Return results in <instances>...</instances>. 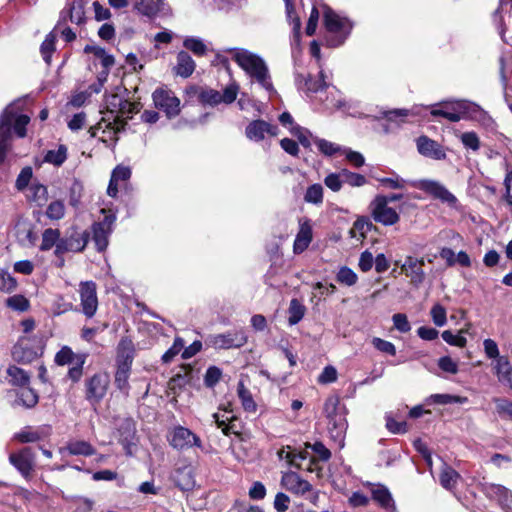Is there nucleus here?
I'll use <instances>...</instances> for the list:
<instances>
[{
  "label": "nucleus",
  "instance_id": "obj_42",
  "mask_svg": "<svg viewBox=\"0 0 512 512\" xmlns=\"http://www.w3.org/2000/svg\"><path fill=\"white\" fill-rule=\"evenodd\" d=\"M237 394L245 411L250 413L256 412L257 404L255 403L251 392L245 387L243 381H239L237 385Z\"/></svg>",
  "mask_w": 512,
  "mask_h": 512
},
{
  "label": "nucleus",
  "instance_id": "obj_56",
  "mask_svg": "<svg viewBox=\"0 0 512 512\" xmlns=\"http://www.w3.org/2000/svg\"><path fill=\"white\" fill-rule=\"evenodd\" d=\"M420 108L418 106H414L411 110L408 109H393L389 111H385L383 113L384 117L389 121H396L398 118H405L409 115H419Z\"/></svg>",
  "mask_w": 512,
  "mask_h": 512
},
{
  "label": "nucleus",
  "instance_id": "obj_49",
  "mask_svg": "<svg viewBox=\"0 0 512 512\" xmlns=\"http://www.w3.org/2000/svg\"><path fill=\"white\" fill-rule=\"evenodd\" d=\"M429 400L432 403L440 404V405H446V404H464L468 402L467 397H462L458 395H451V394H432L429 397Z\"/></svg>",
  "mask_w": 512,
  "mask_h": 512
},
{
  "label": "nucleus",
  "instance_id": "obj_3",
  "mask_svg": "<svg viewBox=\"0 0 512 512\" xmlns=\"http://www.w3.org/2000/svg\"><path fill=\"white\" fill-rule=\"evenodd\" d=\"M377 181L385 188L389 189H403L407 184L418 188L434 198L447 203L450 206H455L457 203L456 197L448 191V189L441 183L434 180H419V181H407L397 174H393L392 177H380Z\"/></svg>",
  "mask_w": 512,
  "mask_h": 512
},
{
  "label": "nucleus",
  "instance_id": "obj_48",
  "mask_svg": "<svg viewBox=\"0 0 512 512\" xmlns=\"http://www.w3.org/2000/svg\"><path fill=\"white\" fill-rule=\"evenodd\" d=\"M56 36L50 32L40 46V52L46 64H50L52 54L55 51Z\"/></svg>",
  "mask_w": 512,
  "mask_h": 512
},
{
  "label": "nucleus",
  "instance_id": "obj_57",
  "mask_svg": "<svg viewBox=\"0 0 512 512\" xmlns=\"http://www.w3.org/2000/svg\"><path fill=\"white\" fill-rule=\"evenodd\" d=\"M290 132L292 135L297 137L299 143L305 148H309L311 146V138L314 140L311 132L301 126L291 127Z\"/></svg>",
  "mask_w": 512,
  "mask_h": 512
},
{
  "label": "nucleus",
  "instance_id": "obj_43",
  "mask_svg": "<svg viewBox=\"0 0 512 512\" xmlns=\"http://www.w3.org/2000/svg\"><path fill=\"white\" fill-rule=\"evenodd\" d=\"M306 307L296 298L290 301L288 308V323L293 326L298 324L304 317Z\"/></svg>",
  "mask_w": 512,
  "mask_h": 512
},
{
  "label": "nucleus",
  "instance_id": "obj_4",
  "mask_svg": "<svg viewBox=\"0 0 512 512\" xmlns=\"http://www.w3.org/2000/svg\"><path fill=\"white\" fill-rule=\"evenodd\" d=\"M323 23L325 27L324 43L327 47L337 48L342 46L353 29V22L329 8L323 6Z\"/></svg>",
  "mask_w": 512,
  "mask_h": 512
},
{
  "label": "nucleus",
  "instance_id": "obj_31",
  "mask_svg": "<svg viewBox=\"0 0 512 512\" xmlns=\"http://www.w3.org/2000/svg\"><path fill=\"white\" fill-rule=\"evenodd\" d=\"M12 358L18 363H31L37 358V352L32 348L27 347L25 340L21 339L12 349Z\"/></svg>",
  "mask_w": 512,
  "mask_h": 512
},
{
  "label": "nucleus",
  "instance_id": "obj_2",
  "mask_svg": "<svg viewBox=\"0 0 512 512\" xmlns=\"http://www.w3.org/2000/svg\"><path fill=\"white\" fill-rule=\"evenodd\" d=\"M30 117L18 113L14 103L8 105L0 116V164L3 163L6 153L11 145L12 130L23 138L26 136V126Z\"/></svg>",
  "mask_w": 512,
  "mask_h": 512
},
{
  "label": "nucleus",
  "instance_id": "obj_61",
  "mask_svg": "<svg viewBox=\"0 0 512 512\" xmlns=\"http://www.w3.org/2000/svg\"><path fill=\"white\" fill-rule=\"evenodd\" d=\"M33 177V170L30 166L24 167L17 176L15 187L18 191H23L27 188Z\"/></svg>",
  "mask_w": 512,
  "mask_h": 512
},
{
  "label": "nucleus",
  "instance_id": "obj_58",
  "mask_svg": "<svg viewBox=\"0 0 512 512\" xmlns=\"http://www.w3.org/2000/svg\"><path fill=\"white\" fill-rule=\"evenodd\" d=\"M65 215V206L64 203L60 200L52 201L47 209L46 216L51 220H60Z\"/></svg>",
  "mask_w": 512,
  "mask_h": 512
},
{
  "label": "nucleus",
  "instance_id": "obj_50",
  "mask_svg": "<svg viewBox=\"0 0 512 512\" xmlns=\"http://www.w3.org/2000/svg\"><path fill=\"white\" fill-rule=\"evenodd\" d=\"M336 280L340 284L353 286L357 283L358 276L351 268L342 266L336 274Z\"/></svg>",
  "mask_w": 512,
  "mask_h": 512
},
{
  "label": "nucleus",
  "instance_id": "obj_24",
  "mask_svg": "<svg viewBox=\"0 0 512 512\" xmlns=\"http://www.w3.org/2000/svg\"><path fill=\"white\" fill-rule=\"evenodd\" d=\"M417 149L421 155L435 160H442L446 157L443 147L427 136H420L417 139Z\"/></svg>",
  "mask_w": 512,
  "mask_h": 512
},
{
  "label": "nucleus",
  "instance_id": "obj_64",
  "mask_svg": "<svg viewBox=\"0 0 512 512\" xmlns=\"http://www.w3.org/2000/svg\"><path fill=\"white\" fill-rule=\"evenodd\" d=\"M433 323L438 327H443L447 323V312L445 307L435 304L430 311Z\"/></svg>",
  "mask_w": 512,
  "mask_h": 512
},
{
  "label": "nucleus",
  "instance_id": "obj_51",
  "mask_svg": "<svg viewBox=\"0 0 512 512\" xmlns=\"http://www.w3.org/2000/svg\"><path fill=\"white\" fill-rule=\"evenodd\" d=\"M512 3V0H500L499 8L495 11L493 15V22L497 26V29L499 31L500 36L502 39L504 38V34L506 31L505 28V20L503 15L501 14L502 11L505 10V8Z\"/></svg>",
  "mask_w": 512,
  "mask_h": 512
},
{
  "label": "nucleus",
  "instance_id": "obj_10",
  "mask_svg": "<svg viewBox=\"0 0 512 512\" xmlns=\"http://www.w3.org/2000/svg\"><path fill=\"white\" fill-rule=\"evenodd\" d=\"M101 211L104 213L103 219L93 223L91 227L92 240L98 252H103L108 247L109 237L113 232L116 221L114 213H106L104 209Z\"/></svg>",
  "mask_w": 512,
  "mask_h": 512
},
{
  "label": "nucleus",
  "instance_id": "obj_7",
  "mask_svg": "<svg viewBox=\"0 0 512 512\" xmlns=\"http://www.w3.org/2000/svg\"><path fill=\"white\" fill-rule=\"evenodd\" d=\"M482 113L479 106L468 101L459 100L452 103H444L441 107H434L430 114L433 117H443L450 122H458L471 113Z\"/></svg>",
  "mask_w": 512,
  "mask_h": 512
},
{
  "label": "nucleus",
  "instance_id": "obj_63",
  "mask_svg": "<svg viewBox=\"0 0 512 512\" xmlns=\"http://www.w3.org/2000/svg\"><path fill=\"white\" fill-rule=\"evenodd\" d=\"M184 348V341L180 337L174 339L173 345L162 355L164 363H170L176 355H178Z\"/></svg>",
  "mask_w": 512,
  "mask_h": 512
},
{
  "label": "nucleus",
  "instance_id": "obj_45",
  "mask_svg": "<svg viewBox=\"0 0 512 512\" xmlns=\"http://www.w3.org/2000/svg\"><path fill=\"white\" fill-rule=\"evenodd\" d=\"M67 159V147L59 145L56 150H48L44 156V161L55 166H61Z\"/></svg>",
  "mask_w": 512,
  "mask_h": 512
},
{
  "label": "nucleus",
  "instance_id": "obj_11",
  "mask_svg": "<svg viewBox=\"0 0 512 512\" xmlns=\"http://www.w3.org/2000/svg\"><path fill=\"white\" fill-rule=\"evenodd\" d=\"M281 484L292 494L305 497L311 502H315L318 498V494L314 491L313 486L296 472L289 471L283 473Z\"/></svg>",
  "mask_w": 512,
  "mask_h": 512
},
{
  "label": "nucleus",
  "instance_id": "obj_40",
  "mask_svg": "<svg viewBox=\"0 0 512 512\" xmlns=\"http://www.w3.org/2000/svg\"><path fill=\"white\" fill-rule=\"evenodd\" d=\"M8 381L13 386H25L29 384L30 375L22 368L10 365L7 368Z\"/></svg>",
  "mask_w": 512,
  "mask_h": 512
},
{
  "label": "nucleus",
  "instance_id": "obj_35",
  "mask_svg": "<svg viewBox=\"0 0 512 512\" xmlns=\"http://www.w3.org/2000/svg\"><path fill=\"white\" fill-rule=\"evenodd\" d=\"M162 0H135L134 7L142 15L152 17L162 11Z\"/></svg>",
  "mask_w": 512,
  "mask_h": 512
},
{
  "label": "nucleus",
  "instance_id": "obj_29",
  "mask_svg": "<svg viewBox=\"0 0 512 512\" xmlns=\"http://www.w3.org/2000/svg\"><path fill=\"white\" fill-rule=\"evenodd\" d=\"M312 241V228L308 220L300 223V229L293 244L294 253L299 254L306 250Z\"/></svg>",
  "mask_w": 512,
  "mask_h": 512
},
{
  "label": "nucleus",
  "instance_id": "obj_33",
  "mask_svg": "<svg viewBox=\"0 0 512 512\" xmlns=\"http://www.w3.org/2000/svg\"><path fill=\"white\" fill-rule=\"evenodd\" d=\"M14 406H22L24 408H32L38 403V394L28 387L27 385L21 386L20 390L16 393Z\"/></svg>",
  "mask_w": 512,
  "mask_h": 512
},
{
  "label": "nucleus",
  "instance_id": "obj_6",
  "mask_svg": "<svg viewBox=\"0 0 512 512\" xmlns=\"http://www.w3.org/2000/svg\"><path fill=\"white\" fill-rule=\"evenodd\" d=\"M239 86L236 83L228 85L223 93L214 89H198L191 87L187 89V94H198V99L203 105L216 106L220 103L231 104L238 95Z\"/></svg>",
  "mask_w": 512,
  "mask_h": 512
},
{
  "label": "nucleus",
  "instance_id": "obj_5",
  "mask_svg": "<svg viewBox=\"0 0 512 512\" xmlns=\"http://www.w3.org/2000/svg\"><path fill=\"white\" fill-rule=\"evenodd\" d=\"M324 413L328 419V429L331 436L343 440L348 427L346 408L337 397H329L324 404Z\"/></svg>",
  "mask_w": 512,
  "mask_h": 512
},
{
  "label": "nucleus",
  "instance_id": "obj_41",
  "mask_svg": "<svg viewBox=\"0 0 512 512\" xmlns=\"http://www.w3.org/2000/svg\"><path fill=\"white\" fill-rule=\"evenodd\" d=\"M60 230L54 228H47L42 232V240L39 249L41 251H49L53 247L57 249L60 242Z\"/></svg>",
  "mask_w": 512,
  "mask_h": 512
},
{
  "label": "nucleus",
  "instance_id": "obj_44",
  "mask_svg": "<svg viewBox=\"0 0 512 512\" xmlns=\"http://www.w3.org/2000/svg\"><path fill=\"white\" fill-rule=\"evenodd\" d=\"M183 46L191 51L196 56H203L207 52V46L204 41L195 36L186 37L183 41Z\"/></svg>",
  "mask_w": 512,
  "mask_h": 512
},
{
  "label": "nucleus",
  "instance_id": "obj_27",
  "mask_svg": "<svg viewBox=\"0 0 512 512\" xmlns=\"http://www.w3.org/2000/svg\"><path fill=\"white\" fill-rule=\"evenodd\" d=\"M61 18L65 21L67 18L70 22L80 25L85 21L84 1L71 0L67 3L66 8L61 12Z\"/></svg>",
  "mask_w": 512,
  "mask_h": 512
},
{
  "label": "nucleus",
  "instance_id": "obj_62",
  "mask_svg": "<svg viewBox=\"0 0 512 512\" xmlns=\"http://www.w3.org/2000/svg\"><path fill=\"white\" fill-rule=\"evenodd\" d=\"M0 291L4 293H12L17 287L16 279L7 271L0 272Z\"/></svg>",
  "mask_w": 512,
  "mask_h": 512
},
{
  "label": "nucleus",
  "instance_id": "obj_13",
  "mask_svg": "<svg viewBox=\"0 0 512 512\" xmlns=\"http://www.w3.org/2000/svg\"><path fill=\"white\" fill-rule=\"evenodd\" d=\"M79 294L83 314L91 318L98 308L97 286L94 281H82L79 284Z\"/></svg>",
  "mask_w": 512,
  "mask_h": 512
},
{
  "label": "nucleus",
  "instance_id": "obj_1",
  "mask_svg": "<svg viewBox=\"0 0 512 512\" xmlns=\"http://www.w3.org/2000/svg\"><path fill=\"white\" fill-rule=\"evenodd\" d=\"M231 54L232 60L246 73L253 81L259 84L270 95L276 93L268 65L265 60L258 54L245 48H227Z\"/></svg>",
  "mask_w": 512,
  "mask_h": 512
},
{
  "label": "nucleus",
  "instance_id": "obj_53",
  "mask_svg": "<svg viewBox=\"0 0 512 512\" xmlns=\"http://www.w3.org/2000/svg\"><path fill=\"white\" fill-rule=\"evenodd\" d=\"M304 200L312 204H321L323 202V187L320 184H313L306 190Z\"/></svg>",
  "mask_w": 512,
  "mask_h": 512
},
{
  "label": "nucleus",
  "instance_id": "obj_18",
  "mask_svg": "<svg viewBox=\"0 0 512 512\" xmlns=\"http://www.w3.org/2000/svg\"><path fill=\"white\" fill-rule=\"evenodd\" d=\"M425 262L423 258L407 256L401 266L402 272L410 279L413 286L419 287L426 279V273L423 270Z\"/></svg>",
  "mask_w": 512,
  "mask_h": 512
},
{
  "label": "nucleus",
  "instance_id": "obj_20",
  "mask_svg": "<svg viewBox=\"0 0 512 512\" xmlns=\"http://www.w3.org/2000/svg\"><path fill=\"white\" fill-rule=\"evenodd\" d=\"M279 129L262 119L251 121L245 128V136L254 142H260L265 139V135L277 136Z\"/></svg>",
  "mask_w": 512,
  "mask_h": 512
},
{
  "label": "nucleus",
  "instance_id": "obj_21",
  "mask_svg": "<svg viewBox=\"0 0 512 512\" xmlns=\"http://www.w3.org/2000/svg\"><path fill=\"white\" fill-rule=\"evenodd\" d=\"M212 418L214 419L217 427L222 430L224 435H235L237 437L241 436L243 430L242 421L238 417L230 415V412L225 411L223 414L214 413Z\"/></svg>",
  "mask_w": 512,
  "mask_h": 512
},
{
  "label": "nucleus",
  "instance_id": "obj_16",
  "mask_svg": "<svg viewBox=\"0 0 512 512\" xmlns=\"http://www.w3.org/2000/svg\"><path fill=\"white\" fill-rule=\"evenodd\" d=\"M109 377L105 373L94 374L86 381V399L91 403H99L106 395Z\"/></svg>",
  "mask_w": 512,
  "mask_h": 512
},
{
  "label": "nucleus",
  "instance_id": "obj_38",
  "mask_svg": "<svg viewBox=\"0 0 512 512\" xmlns=\"http://www.w3.org/2000/svg\"><path fill=\"white\" fill-rule=\"evenodd\" d=\"M293 457L295 458V461L292 465L293 467H296L298 469H305L311 473L316 472L318 476L320 475L321 468L318 467V463H317L316 459L310 458L307 466L306 467L303 466V462L306 461L309 457L308 451H298L297 452L294 450Z\"/></svg>",
  "mask_w": 512,
  "mask_h": 512
},
{
  "label": "nucleus",
  "instance_id": "obj_34",
  "mask_svg": "<svg viewBox=\"0 0 512 512\" xmlns=\"http://www.w3.org/2000/svg\"><path fill=\"white\" fill-rule=\"evenodd\" d=\"M67 451L70 455L92 456L96 453L95 448L87 441L72 440L60 452Z\"/></svg>",
  "mask_w": 512,
  "mask_h": 512
},
{
  "label": "nucleus",
  "instance_id": "obj_9",
  "mask_svg": "<svg viewBox=\"0 0 512 512\" xmlns=\"http://www.w3.org/2000/svg\"><path fill=\"white\" fill-rule=\"evenodd\" d=\"M167 441L172 448L178 451L188 450L192 447L202 448V441L199 436L181 425L174 426L169 430Z\"/></svg>",
  "mask_w": 512,
  "mask_h": 512
},
{
  "label": "nucleus",
  "instance_id": "obj_55",
  "mask_svg": "<svg viewBox=\"0 0 512 512\" xmlns=\"http://www.w3.org/2000/svg\"><path fill=\"white\" fill-rule=\"evenodd\" d=\"M343 169L337 173H330L324 179V184L333 192H338L342 188L344 181Z\"/></svg>",
  "mask_w": 512,
  "mask_h": 512
},
{
  "label": "nucleus",
  "instance_id": "obj_59",
  "mask_svg": "<svg viewBox=\"0 0 512 512\" xmlns=\"http://www.w3.org/2000/svg\"><path fill=\"white\" fill-rule=\"evenodd\" d=\"M86 362V355L80 354L76 362L71 364L72 367L68 371V378L73 382H78L83 375V366Z\"/></svg>",
  "mask_w": 512,
  "mask_h": 512
},
{
  "label": "nucleus",
  "instance_id": "obj_26",
  "mask_svg": "<svg viewBox=\"0 0 512 512\" xmlns=\"http://www.w3.org/2000/svg\"><path fill=\"white\" fill-rule=\"evenodd\" d=\"M135 348L129 337H122L117 345L116 366L132 367Z\"/></svg>",
  "mask_w": 512,
  "mask_h": 512
},
{
  "label": "nucleus",
  "instance_id": "obj_37",
  "mask_svg": "<svg viewBox=\"0 0 512 512\" xmlns=\"http://www.w3.org/2000/svg\"><path fill=\"white\" fill-rule=\"evenodd\" d=\"M459 479L460 475L455 469L447 464H443L439 475V481L443 488L450 491L453 490Z\"/></svg>",
  "mask_w": 512,
  "mask_h": 512
},
{
  "label": "nucleus",
  "instance_id": "obj_25",
  "mask_svg": "<svg viewBox=\"0 0 512 512\" xmlns=\"http://www.w3.org/2000/svg\"><path fill=\"white\" fill-rule=\"evenodd\" d=\"M286 7V15L292 24V38L291 49L292 56L295 57L296 53L300 51V28L301 22L299 17L295 14L294 7L291 0H284Z\"/></svg>",
  "mask_w": 512,
  "mask_h": 512
},
{
  "label": "nucleus",
  "instance_id": "obj_39",
  "mask_svg": "<svg viewBox=\"0 0 512 512\" xmlns=\"http://www.w3.org/2000/svg\"><path fill=\"white\" fill-rule=\"evenodd\" d=\"M372 497L382 508L389 511L395 509V504L392 495L386 487L377 486L372 491Z\"/></svg>",
  "mask_w": 512,
  "mask_h": 512
},
{
  "label": "nucleus",
  "instance_id": "obj_60",
  "mask_svg": "<svg viewBox=\"0 0 512 512\" xmlns=\"http://www.w3.org/2000/svg\"><path fill=\"white\" fill-rule=\"evenodd\" d=\"M441 336L443 340L451 346L463 348L467 343V340L463 336L462 331H460L458 334H453L450 330H445L442 332Z\"/></svg>",
  "mask_w": 512,
  "mask_h": 512
},
{
  "label": "nucleus",
  "instance_id": "obj_14",
  "mask_svg": "<svg viewBox=\"0 0 512 512\" xmlns=\"http://www.w3.org/2000/svg\"><path fill=\"white\" fill-rule=\"evenodd\" d=\"M384 195H378L371 203V214L373 219L385 226L396 224L400 217L395 209L385 203Z\"/></svg>",
  "mask_w": 512,
  "mask_h": 512
},
{
  "label": "nucleus",
  "instance_id": "obj_47",
  "mask_svg": "<svg viewBox=\"0 0 512 512\" xmlns=\"http://www.w3.org/2000/svg\"><path fill=\"white\" fill-rule=\"evenodd\" d=\"M80 354H75L68 346H63L55 355V363L59 366L71 365L76 362Z\"/></svg>",
  "mask_w": 512,
  "mask_h": 512
},
{
  "label": "nucleus",
  "instance_id": "obj_23",
  "mask_svg": "<svg viewBox=\"0 0 512 512\" xmlns=\"http://www.w3.org/2000/svg\"><path fill=\"white\" fill-rule=\"evenodd\" d=\"M482 492L491 500H495L503 508L512 504V493L504 486L494 483L482 484Z\"/></svg>",
  "mask_w": 512,
  "mask_h": 512
},
{
  "label": "nucleus",
  "instance_id": "obj_19",
  "mask_svg": "<svg viewBox=\"0 0 512 512\" xmlns=\"http://www.w3.org/2000/svg\"><path fill=\"white\" fill-rule=\"evenodd\" d=\"M210 343L217 349L240 348L247 343V336L244 331L237 330L214 335L210 338Z\"/></svg>",
  "mask_w": 512,
  "mask_h": 512
},
{
  "label": "nucleus",
  "instance_id": "obj_54",
  "mask_svg": "<svg viewBox=\"0 0 512 512\" xmlns=\"http://www.w3.org/2000/svg\"><path fill=\"white\" fill-rule=\"evenodd\" d=\"M6 306L14 311L24 312L28 310L30 304L25 296L17 294L7 298Z\"/></svg>",
  "mask_w": 512,
  "mask_h": 512
},
{
  "label": "nucleus",
  "instance_id": "obj_36",
  "mask_svg": "<svg viewBox=\"0 0 512 512\" xmlns=\"http://www.w3.org/2000/svg\"><path fill=\"white\" fill-rule=\"evenodd\" d=\"M131 368L132 367L125 365L116 366L114 383L117 389L125 396H128L130 391L129 377L131 373Z\"/></svg>",
  "mask_w": 512,
  "mask_h": 512
},
{
  "label": "nucleus",
  "instance_id": "obj_15",
  "mask_svg": "<svg viewBox=\"0 0 512 512\" xmlns=\"http://www.w3.org/2000/svg\"><path fill=\"white\" fill-rule=\"evenodd\" d=\"M35 452L31 447H24L9 455L10 463L24 478H29L35 467Z\"/></svg>",
  "mask_w": 512,
  "mask_h": 512
},
{
  "label": "nucleus",
  "instance_id": "obj_32",
  "mask_svg": "<svg viewBox=\"0 0 512 512\" xmlns=\"http://www.w3.org/2000/svg\"><path fill=\"white\" fill-rule=\"evenodd\" d=\"M48 434L49 428L46 427H39L36 429L32 427H25L20 432L15 434L14 438L21 443H30L39 441L46 437Z\"/></svg>",
  "mask_w": 512,
  "mask_h": 512
},
{
  "label": "nucleus",
  "instance_id": "obj_8",
  "mask_svg": "<svg viewBox=\"0 0 512 512\" xmlns=\"http://www.w3.org/2000/svg\"><path fill=\"white\" fill-rule=\"evenodd\" d=\"M152 100L155 107L163 111L168 119L175 118L181 112L180 99L166 87L157 88L152 93Z\"/></svg>",
  "mask_w": 512,
  "mask_h": 512
},
{
  "label": "nucleus",
  "instance_id": "obj_30",
  "mask_svg": "<svg viewBox=\"0 0 512 512\" xmlns=\"http://www.w3.org/2000/svg\"><path fill=\"white\" fill-rule=\"evenodd\" d=\"M493 370L498 381L512 389V366L508 357H501L493 363Z\"/></svg>",
  "mask_w": 512,
  "mask_h": 512
},
{
  "label": "nucleus",
  "instance_id": "obj_46",
  "mask_svg": "<svg viewBox=\"0 0 512 512\" xmlns=\"http://www.w3.org/2000/svg\"><path fill=\"white\" fill-rule=\"evenodd\" d=\"M189 381V373H177L169 380L168 389L174 396H177L180 391L189 383Z\"/></svg>",
  "mask_w": 512,
  "mask_h": 512
},
{
  "label": "nucleus",
  "instance_id": "obj_28",
  "mask_svg": "<svg viewBox=\"0 0 512 512\" xmlns=\"http://www.w3.org/2000/svg\"><path fill=\"white\" fill-rule=\"evenodd\" d=\"M176 65L174 67V72L176 75L182 78L190 77L196 67L195 61L186 51H180L176 57Z\"/></svg>",
  "mask_w": 512,
  "mask_h": 512
},
{
  "label": "nucleus",
  "instance_id": "obj_17",
  "mask_svg": "<svg viewBox=\"0 0 512 512\" xmlns=\"http://www.w3.org/2000/svg\"><path fill=\"white\" fill-rule=\"evenodd\" d=\"M118 441L127 455H132V447L136 445V424L132 418L120 419L117 423Z\"/></svg>",
  "mask_w": 512,
  "mask_h": 512
},
{
  "label": "nucleus",
  "instance_id": "obj_52",
  "mask_svg": "<svg viewBox=\"0 0 512 512\" xmlns=\"http://www.w3.org/2000/svg\"><path fill=\"white\" fill-rule=\"evenodd\" d=\"M314 143L317 145L319 151L325 156H333L336 153L342 152V147L325 139L314 137Z\"/></svg>",
  "mask_w": 512,
  "mask_h": 512
},
{
  "label": "nucleus",
  "instance_id": "obj_22",
  "mask_svg": "<svg viewBox=\"0 0 512 512\" xmlns=\"http://www.w3.org/2000/svg\"><path fill=\"white\" fill-rule=\"evenodd\" d=\"M296 84L298 89L305 92L310 99L313 98L314 94H321L327 88L323 71L319 72L318 79L311 75H308L307 77L297 75Z\"/></svg>",
  "mask_w": 512,
  "mask_h": 512
},
{
  "label": "nucleus",
  "instance_id": "obj_12",
  "mask_svg": "<svg viewBox=\"0 0 512 512\" xmlns=\"http://www.w3.org/2000/svg\"><path fill=\"white\" fill-rule=\"evenodd\" d=\"M90 232L73 231L65 237L60 236V242L57 245V249L54 250V255L57 258H61L65 253H79L82 252L89 241Z\"/></svg>",
  "mask_w": 512,
  "mask_h": 512
}]
</instances>
